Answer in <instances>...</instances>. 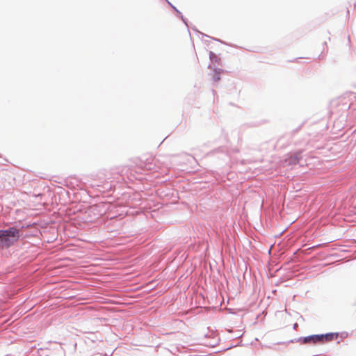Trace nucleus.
Returning a JSON list of instances; mask_svg holds the SVG:
<instances>
[{"label": "nucleus", "mask_w": 356, "mask_h": 356, "mask_svg": "<svg viewBox=\"0 0 356 356\" xmlns=\"http://www.w3.org/2000/svg\"><path fill=\"white\" fill-rule=\"evenodd\" d=\"M213 56H215L214 54L212 52H210V58L212 59Z\"/></svg>", "instance_id": "obj_4"}, {"label": "nucleus", "mask_w": 356, "mask_h": 356, "mask_svg": "<svg viewBox=\"0 0 356 356\" xmlns=\"http://www.w3.org/2000/svg\"><path fill=\"white\" fill-rule=\"evenodd\" d=\"M220 74H221V72L220 70H215L214 74L212 77V81L215 83L220 81Z\"/></svg>", "instance_id": "obj_3"}, {"label": "nucleus", "mask_w": 356, "mask_h": 356, "mask_svg": "<svg viewBox=\"0 0 356 356\" xmlns=\"http://www.w3.org/2000/svg\"><path fill=\"white\" fill-rule=\"evenodd\" d=\"M348 14H349V11H348V10H347V15H348Z\"/></svg>", "instance_id": "obj_5"}, {"label": "nucleus", "mask_w": 356, "mask_h": 356, "mask_svg": "<svg viewBox=\"0 0 356 356\" xmlns=\"http://www.w3.org/2000/svg\"><path fill=\"white\" fill-rule=\"evenodd\" d=\"M20 232V230L15 227L0 230V248H8L13 245L19 240Z\"/></svg>", "instance_id": "obj_1"}, {"label": "nucleus", "mask_w": 356, "mask_h": 356, "mask_svg": "<svg viewBox=\"0 0 356 356\" xmlns=\"http://www.w3.org/2000/svg\"><path fill=\"white\" fill-rule=\"evenodd\" d=\"M334 338L333 334H321V335H312L305 337L303 339L304 343H323L325 341H330L332 340Z\"/></svg>", "instance_id": "obj_2"}]
</instances>
